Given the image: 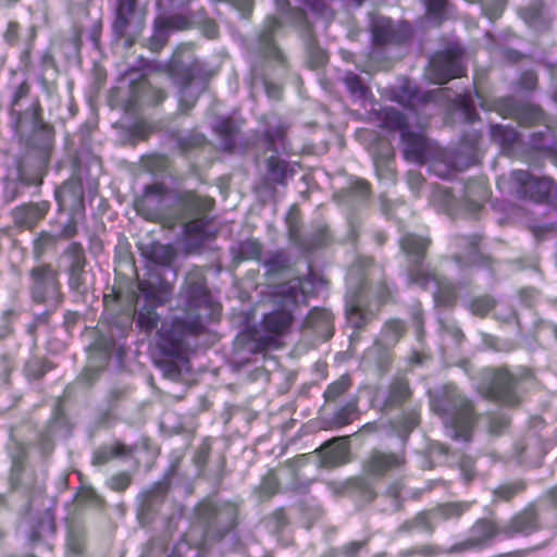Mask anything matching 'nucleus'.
I'll return each instance as SVG.
<instances>
[{"mask_svg": "<svg viewBox=\"0 0 557 557\" xmlns=\"http://www.w3.org/2000/svg\"><path fill=\"white\" fill-rule=\"evenodd\" d=\"M184 302V317L175 318L171 325L162 323L158 331L159 346L165 354L178 356L184 350V338L196 334L205 322L214 320L220 314V306L212 301L207 288L203 271L190 270L181 290Z\"/></svg>", "mask_w": 557, "mask_h": 557, "instance_id": "1", "label": "nucleus"}, {"mask_svg": "<svg viewBox=\"0 0 557 557\" xmlns=\"http://www.w3.org/2000/svg\"><path fill=\"white\" fill-rule=\"evenodd\" d=\"M362 268L354 264L347 274L346 318L354 329L363 327L392 297L385 282L368 288Z\"/></svg>", "mask_w": 557, "mask_h": 557, "instance_id": "2", "label": "nucleus"}, {"mask_svg": "<svg viewBox=\"0 0 557 557\" xmlns=\"http://www.w3.org/2000/svg\"><path fill=\"white\" fill-rule=\"evenodd\" d=\"M431 408L442 418L451 438L469 441L474 422L472 406L455 386H445L441 394L433 396Z\"/></svg>", "mask_w": 557, "mask_h": 557, "instance_id": "3", "label": "nucleus"}, {"mask_svg": "<svg viewBox=\"0 0 557 557\" xmlns=\"http://www.w3.org/2000/svg\"><path fill=\"white\" fill-rule=\"evenodd\" d=\"M311 288V282L300 277L277 285L273 293L276 308L264 315L262 321L264 330L273 335L286 332L294 319V308L306 300Z\"/></svg>", "mask_w": 557, "mask_h": 557, "instance_id": "4", "label": "nucleus"}, {"mask_svg": "<svg viewBox=\"0 0 557 557\" xmlns=\"http://www.w3.org/2000/svg\"><path fill=\"white\" fill-rule=\"evenodd\" d=\"M280 18L268 17L259 36V48L263 55L284 65L285 57L274 45V36L282 29L284 23L288 22L299 26L305 32H310L309 22L302 10L290 8L288 2L278 3Z\"/></svg>", "mask_w": 557, "mask_h": 557, "instance_id": "5", "label": "nucleus"}, {"mask_svg": "<svg viewBox=\"0 0 557 557\" xmlns=\"http://www.w3.org/2000/svg\"><path fill=\"white\" fill-rule=\"evenodd\" d=\"M180 221L188 237L202 240L206 236L207 213L213 207V199L185 191L178 196Z\"/></svg>", "mask_w": 557, "mask_h": 557, "instance_id": "6", "label": "nucleus"}, {"mask_svg": "<svg viewBox=\"0 0 557 557\" xmlns=\"http://www.w3.org/2000/svg\"><path fill=\"white\" fill-rule=\"evenodd\" d=\"M172 75L180 88V108L189 110L197 97L206 89L208 74L203 72L199 61H193L189 65H181L174 62Z\"/></svg>", "mask_w": 557, "mask_h": 557, "instance_id": "7", "label": "nucleus"}, {"mask_svg": "<svg viewBox=\"0 0 557 557\" xmlns=\"http://www.w3.org/2000/svg\"><path fill=\"white\" fill-rule=\"evenodd\" d=\"M32 297L45 305L48 311L55 310L62 301L59 272L50 264H39L30 270Z\"/></svg>", "mask_w": 557, "mask_h": 557, "instance_id": "8", "label": "nucleus"}, {"mask_svg": "<svg viewBox=\"0 0 557 557\" xmlns=\"http://www.w3.org/2000/svg\"><path fill=\"white\" fill-rule=\"evenodd\" d=\"M512 191L520 198L534 202L554 205L557 199V185L549 177H534L529 172L517 170L510 175Z\"/></svg>", "mask_w": 557, "mask_h": 557, "instance_id": "9", "label": "nucleus"}, {"mask_svg": "<svg viewBox=\"0 0 557 557\" xmlns=\"http://www.w3.org/2000/svg\"><path fill=\"white\" fill-rule=\"evenodd\" d=\"M466 69L461 62V52L459 48H449L437 52L430 60L426 71V77L434 84H445L450 78L462 76Z\"/></svg>", "mask_w": 557, "mask_h": 557, "instance_id": "10", "label": "nucleus"}, {"mask_svg": "<svg viewBox=\"0 0 557 557\" xmlns=\"http://www.w3.org/2000/svg\"><path fill=\"white\" fill-rule=\"evenodd\" d=\"M69 260L67 275L69 287L76 300H83L89 292L91 284L85 270L86 257L81 244L72 243L65 251Z\"/></svg>", "mask_w": 557, "mask_h": 557, "instance_id": "11", "label": "nucleus"}, {"mask_svg": "<svg viewBox=\"0 0 557 557\" xmlns=\"http://www.w3.org/2000/svg\"><path fill=\"white\" fill-rule=\"evenodd\" d=\"M197 518L208 527H214L223 535L235 524L237 509L231 503L216 504L210 500L200 503L196 508Z\"/></svg>", "mask_w": 557, "mask_h": 557, "instance_id": "12", "label": "nucleus"}, {"mask_svg": "<svg viewBox=\"0 0 557 557\" xmlns=\"http://www.w3.org/2000/svg\"><path fill=\"white\" fill-rule=\"evenodd\" d=\"M486 384L480 387L481 394L505 405H516L519 397L513 388L515 379L506 370H491L486 373Z\"/></svg>", "mask_w": 557, "mask_h": 557, "instance_id": "13", "label": "nucleus"}, {"mask_svg": "<svg viewBox=\"0 0 557 557\" xmlns=\"http://www.w3.org/2000/svg\"><path fill=\"white\" fill-rule=\"evenodd\" d=\"M408 278L411 284L430 290L436 304L447 306L456 298V290L453 284L435 273L414 268L409 271Z\"/></svg>", "mask_w": 557, "mask_h": 557, "instance_id": "14", "label": "nucleus"}, {"mask_svg": "<svg viewBox=\"0 0 557 557\" xmlns=\"http://www.w3.org/2000/svg\"><path fill=\"white\" fill-rule=\"evenodd\" d=\"M166 188L162 184L147 185L141 196L134 200L136 212L148 221H161L165 216Z\"/></svg>", "mask_w": 557, "mask_h": 557, "instance_id": "15", "label": "nucleus"}, {"mask_svg": "<svg viewBox=\"0 0 557 557\" xmlns=\"http://www.w3.org/2000/svg\"><path fill=\"white\" fill-rule=\"evenodd\" d=\"M370 27L376 45L399 44L410 36L407 24L395 25L391 18L377 14L370 15Z\"/></svg>", "mask_w": 557, "mask_h": 557, "instance_id": "16", "label": "nucleus"}, {"mask_svg": "<svg viewBox=\"0 0 557 557\" xmlns=\"http://www.w3.org/2000/svg\"><path fill=\"white\" fill-rule=\"evenodd\" d=\"M144 25V14L136 9L135 0H120L116 17L113 23L114 33L119 37L135 35Z\"/></svg>", "mask_w": 557, "mask_h": 557, "instance_id": "17", "label": "nucleus"}, {"mask_svg": "<svg viewBox=\"0 0 557 557\" xmlns=\"http://www.w3.org/2000/svg\"><path fill=\"white\" fill-rule=\"evenodd\" d=\"M286 223L290 239L306 250L323 247L330 242L329 231L325 226H320L310 234L301 236L298 227L299 218L296 208L289 210Z\"/></svg>", "mask_w": 557, "mask_h": 557, "instance_id": "18", "label": "nucleus"}, {"mask_svg": "<svg viewBox=\"0 0 557 557\" xmlns=\"http://www.w3.org/2000/svg\"><path fill=\"white\" fill-rule=\"evenodd\" d=\"M494 110L504 117H513L520 124L531 125L542 120L543 112L533 104H517L511 98H499L494 102Z\"/></svg>", "mask_w": 557, "mask_h": 557, "instance_id": "19", "label": "nucleus"}, {"mask_svg": "<svg viewBox=\"0 0 557 557\" xmlns=\"http://www.w3.org/2000/svg\"><path fill=\"white\" fill-rule=\"evenodd\" d=\"M497 534H503L502 527L488 519H479L470 529L466 541L454 545L453 550L481 548L487 545Z\"/></svg>", "mask_w": 557, "mask_h": 557, "instance_id": "20", "label": "nucleus"}, {"mask_svg": "<svg viewBox=\"0 0 557 557\" xmlns=\"http://www.w3.org/2000/svg\"><path fill=\"white\" fill-rule=\"evenodd\" d=\"M55 200L61 210L70 214H77L84 211V187L77 177H71L55 190Z\"/></svg>", "mask_w": 557, "mask_h": 557, "instance_id": "21", "label": "nucleus"}, {"mask_svg": "<svg viewBox=\"0 0 557 557\" xmlns=\"http://www.w3.org/2000/svg\"><path fill=\"white\" fill-rule=\"evenodd\" d=\"M405 463L404 454L372 450L363 462V470L373 476H383L388 471L400 468Z\"/></svg>", "mask_w": 557, "mask_h": 557, "instance_id": "22", "label": "nucleus"}, {"mask_svg": "<svg viewBox=\"0 0 557 557\" xmlns=\"http://www.w3.org/2000/svg\"><path fill=\"white\" fill-rule=\"evenodd\" d=\"M50 205L48 201L23 203L11 211L14 225L22 228H33L48 213Z\"/></svg>", "mask_w": 557, "mask_h": 557, "instance_id": "23", "label": "nucleus"}, {"mask_svg": "<svg viewBox=\"0 0 557 557\" xmlns=\"http://www.w3.org/2000/svg\"><path fill=\"white\" fill-rule=\"evenodd\" d=\"M490 189L484 178H473L468 181L463 186V195L459 201V206L467 212L474 214L487 200Z\"/></svg>", "mask_w": 557, "mask_h": 557, "instance_id": "24", "label": "nucleus"}, {"mask_svg": "<svg viewBox=\"0 0 557 557\" xmlns=\"http://www.w3.org/2000/svg\"><path fill=\"white\" fill-rule=\"evenodd\" d=\"M540 529L537 513L533 506L527 507L513 516L506 524L502 525V532L507 537L517 534L529 535Z\"/></svg>", "mask_w": 557, "mask_h": 557, "instance_id": "25", "label": "nucleus"}, {"mask_svg": "<svg viewBox=\"0 0 557 557\" xmlns=\"http://www.w3.org/2000/svg\"><path fill=\"white\" fill-rule=\"evenodd\" d=\"M305 327L311 330L318 337L329 339L333 335V314L326 309H312L306 320Z\"/></svg>", "mask_w": 557, "mask_h": 557, "instance_id": "26", "label": "nucleus"}, {"mask_svg": "<svg viewBox=\"0 0 557 557\" xmlns=\"http://www.w3.org/2000/svg\"><path fill=\"white\" fill-rule=\"evenodd\" d=\"M405 334V325L403 321L398 319H391L385 322L379 339L375 342V345L372 349L368 351V355L374 354L376 350H387L391 347L395 346L398 341Z\"/></svg>", "mask_w": 557, "mask_h": 557, "instance_id": "27", "label": "nucleus"}, {"mask_svg": "<svg viewBox=\"0 0 557 557\" xmlns=\"http://www.w3.org/2000/svg\"><path fill=\"white\" fill-rule=\"evenodd\" d=\"M404 154L407 160L423 163L426 160V139L417 133L404 131L401 133Z\"/></svg>", "mask_w": 557, "mask_h": 557, "instance_id": "28", "label": "nucleus"}, {"mask_svg": "<svg viewBox=\"0 0 557 557\" xmlns=\"http://www.w3.org/2000/svg\"><path fill=\"white\" fill-rule=\"evenodd\" d=\"M430 245V239L416 234H406L400 239L401 250L413 262H420L425 257V251Z\"/></svg>", "mask_w": 557, "mask_h": 557, "instance_id": "29", "label": "nucleus"}, {"mask_svg": "<svg viewBox=\"0 0 557 557\" xmlns=\"http://www.w3.org/2000/svg\"><path fill=\"white\" fill-rule=\"evenodd\" d=\"M348 443L343 438H336L322 448V459L326 466H339L348 461Z\"/></svg>", "mask_w": 557, "mask_h": 557, "instance_id": "30", "label": "nucleus"}, {"mask_svg": "<svg viewBox=\"0 0 557 557\" xmlns=\"http://www.w3.org/2000/svg\"><path fill=\"white\" fill-rule=\"evenodd\" d=\"M521 18L535 29L545 28L550 21L549 11L536 2L519 10Z\"/></svg>", "mask_w": 557, "mask_h": 557, "instance_id": "31", "label": "nucleus"}, {"mask_svg": "<svg viewBox=\"0 0 557 557\" xmlns=\"http://www.w3.org/2000/svg\"><path fill=\"white\" fill-rule=\"evenodd\" d=\"M491 138L504 151L510 152L519 139V134L512 126L493 125L491 126Z\"/></svg>", "mask_w": 557, "mask_h": 557, "instance_id": "32", "label": "nucleus"}, {"mask_svg": "<svg viewBox=\"0 0 557 557\" xmlns=\"http://www.w3.org/2000/svg\"><path fill=\"white\" fill-rule=\"evenodd\" d=\"M410 395L408 381L400 376L396 377L388 387L387 396L384 401L385 408L400 406Z\"/></svg>", "mask_w": 557, "mask_h": 557, "instance_id": "33", "label": "nucleus"}, {"mask_svg": "<svg viewBox=\"0 0 557 557\" xmlns=\"http://www.w3.org/2000/svg\"><path fill=\"white\" fill-rule=\"evenodd\" d=\"M454 247L457 249L459 247L465 248V252L456 251L454 253V259L457 263H472L474 262L476 251H478V237L476 236H460L456 237L453 242Z\"/></svg>", "mask_w": 557, "mask_h": 557, "instance_id": "34", "label": "nucleus"}, {"mask_svg": "<svg viewBox=\"0 0 557 557\" xmlns=\"http://www.w3.org/2000/svg\"><path fill=\"white\" fill-rule=\"evenodd\" d=\"M471 502H454L438 505L433 509V517L437 518L438 522L447 521L449 519L459 518L471 507Z\"/></svg>", "mask_w": 557, "mask_h": 557, "instance_id": "35", "label": "nucleus"}, {"mask_svg": "<svg viewBox=\"0 0 557 557\" xmlns=\"http://www.w3.org/2000/svg\"><path fill=\"white\" fill-rule=\"evenodd\" d=\"M438 523L437 518L433 517V509L429 512H420L411 521L405 522L400 529L410 531L413 529L432 533Z\"/></svg>", "mask_w": 557, "mask_h": 557, "instance_id": "36", "label": "nucleus"}, {"mask_svg": "<svg viewBox=\"0 0 557 557\" xmlns=\"http://www.w3.org/2000/svg\"><path fill=\"white\" fill-rule=\"evenodd\" d=\"M168 484L165 482L156 483L150 490L140 495L141 509L146 512L152 510L154 503L162 498L168 492Z\"/></svg>", "mask_w": 557, "mask_h": 557, "instance_id": "37", "label": "nucleus"}, {"mask_svg": "<svg viewBox=\"0 0 557 557\" xmlns=\"http://www.w3.org/2000/svg\"><path fill=\"white\" fill-rule=\"evenodd\" d=\"M419 423V414L411 410L401 416V418L392 423V428L400 437L407 436Z\"/></svg>", "mask_w": 557, "mask_h": 557, "instance_id": "38", "label": "nucleus"}, {"mask_svg": "<svg viewBox=\"0 0 557 557\" xmlns=\"http://www.w3.org/2000/svg\"><path fill=\"white\" fill-rule=\"evenodd\" d=\"M350 387V379L348 375H342L339 379L329 384L324 391V399L326 403H334L339 399Z\"/></svg>", "mask_w": 557, "mask_h": 557, "instance_id": "39", "label": "nucleus"}, {"mask_svg": "<svg viewBox=\"0 0 557 557\" xmlns=\"http://www.w3.org/2000/svg\"><path fill=\"white\" fill-rule=\"evenodd\" d=\"M159 315L152 306H144L137 314V326L149 333L157 327Z\"/></svg>", "mask_w": 557, "mask_h": 557, "instance_id": "40", "label": "nucleus"}, {"mask_svg": "<svg viewBox=\"0 0 557 557\" xmlns=\"http://www.w3.org/2000/svg\"><path fill=\"white\" fill-rule=\"evenodd\" d=\"M218 132L222 136V145L225 150L232 151L234 149V135L236 126L230 119L223 120L218 125Z\"/></svg>", "mask_w": 557, "mask_h": 557, "instance_id": "41", "label": "nucleus"}, {"mask_svg": "<svg viewBox=\"0 0 557 557\" xmlns=\"http://www.w3.org/2000/svg\"><path fill=\"white\" fill-rule=\"evenodd\" d=\"M384 124L388 128L400 129L401 133L407 131V117L393 108H386L384 110Z\"/></svg>", "mask_w": 557, "mask_h": 557, "instance_id": "42", "label": "nucleus"}, {"mask_svg": "<svg viewBox=\"0 0 557 557\" xmlns=\"http://www.w3.org/2000/svg\"><path fill=\"white\" fill-rule=\"evenodd\" d=\"M124 447L122 445H112L104 446L98 449L94 454L92 463L94 465H103L110 461L111 459L123 454Z\"/></svg>", "mask_w": 557, "mask_h": 557, "instance_id": "43", "label": "nucleus"}, {"mask_svg": "<svg viewBox=\"0 0 557 557\" xmlns=\"http://www.w3.org/2000/svg\"><path fill=\"white\" fill-rule=\"evenodd\" d=\"M169 36V32L165 27L160 23L159 20L156 21V28L153 35L149 38L148 47L151 51L158 52L163 48L166 44Z\"/></svg>", "mask_w": 557, "mask_h": 557, "instance_id": "44", "label": "nucleus"}, {"mask_svg": "<svg viewBox=\"0 0 557 557\" xmlns=\"http://www.w3.org/2000/svg\"><path fill=\"white\" fill-rule=\"evenodd\" d=\"M278 488V482L275 475L270 472L267 475L263 476L259 487V497L260 499H267L270 498L272 495H274L277 492Z\"/></svg>", "mask_w": 557, "mask_h": 557, "instance_id": "45", "label": "nucleus"}, {"mask_svg": "<svg viewBox=\"0 0 557 557\" xmlns=\"http://www.w3.org/2000/svg\"><path fill=\"white\" fill-rule=\"evenodd\" d=\"M268 170L272 181L278 184H284L286 165L283 161L271 156L268 159Z\"/></svg>", "mask_w": 557, "mask_h": 557, "instance_id": "46", "label": "nucleus"}, {"mask_svg": "<svg viewBox=\"0 0 557 557\" xmlns=\"http://www.w3.org/2000/svg\"><path fill=\"white\" fill-rule=\"evenodd\" d=\"M151 257L156 262L168 265L174 260L175 251L171 246L156 245Z\"/></svg>", "mask_w": 557, "mask_h": 557, "instance_id": "47", "label": "nucleus"}, {"mask_svg": "<svg viewBox=\"0 0 557 557\" xmlns=\"http://www.w3.org/2000/svg\"><path fill=\"white\" fill-rule=\"evenodd\" d=\"M434 201L440 200L443 209L451 212L456 205V197L445 187H437L433 194Z\"/></svg>", "mask_w": 557, "mask_h": 557, "instance_id": "48", "label": "nucleus"}, {"mask_svg": "<svg viewBox=\"0 0 557 557\" xmlns=\"http://www.w3.org/2000/svg\"><path fill=\"white\" fill-rule=\"evenodd\" d=\"M344 83L352 95L366 97L368 88L361 83L357 74L351 72L347 73L344 77Z\"/></svg>", "mask_w": 557, "mask_h": 557, "instance_id": "49", "label": "nucleus"}, {"mask_svg": "<svg viewBox=\"0 0 557 557\" xmlns=\"http://www.w3.org/2000/svg\"><path fill=\"white\" fill-rule=\"evenodd\" d=\"M456 103L463 116V119L472 123L476 119L475 109L471 102V99L468 96L458 95L456 98Z\"/></svg>", "mask_w": 557, "mask_h": 557, "instance_id": "50", "label": "nucleus"}, {"mask_svg": "<svg viewBox=\"0 0 557 557\" xmlns=\"http://www.w3.org/2000/svg\"><path fill=\"white\" fill-rule=\"evenodd\" d=\"M160 23L170 33L172 30H184L189 28L190 22L183 15H173L166 18H158Z\"/></svg>", "mask_w": 557, "mask_h": 557, "instance_id": "51", "label": "nucleus"}, {"mask_svg": "<svg viewBox=\"0 0 557 557\" xmlns=\"http://www.w3.org/2000/svg\"><path fill=\"white\" fill-rule=\"evenodd\" d=\"M261 250V244L255 239L246 240L240 245V255L244 259H258Z\"/></svg>", "mask_w": 557, "mask_h": 557, "instance_id": "52", "label": "nucleus"}, {"mask_svg": "<svg viewBox=\"0 0 557 557\" xmlns=\"http://www.w3.org/2000/svg\"><path fill=\"white\" fill-rule=\"evenodd\" d=\"M132 482V475L128 472H120L108 480V486L116 492L124 491Z\"/></svg>", "mask_w": 557, "mask_h": 557, "instance_id": "53", "label": "nucleus"}, {"mask_svg": "<svg viewBox=\"0 0 557 557\" xmlns=\"http://www.w3.org/2000/svg\"><path fill=\"white\" fill-rule=\"evenodd\" d=\"M40 65H41V81L46 82L49 76H55L57 75V66L54 59L52 54L48 51H46L40 59Z\"/></svg>", "mask_w": 557, "mask_h": 557, "instance_id": "54", "label": "nucleus"}, {"mask_svg": "<svg viewBox=\"0 0 557 557\" xmlns=\"http://www.w3.org/2000/svg\"><path fill=\"white\" fill-rule=\"evenodd\" d=\"M494 306V300L488 296L473 299L470 304V310L478 315L486 314Z\"/></svg>", "mask_w": 557, "mask_h": 557, "instance_id": "55", "label": "nucleus"}, {"mask_svg": "<svg viewBox=\"0 0 557 557\" xmlns=\"http://www.w3.org/2000/svg\"><path fill=\"white\" fill-rule=\"evenodd\" d=\"M520 490H522L521 484H504L497 487L494 491V497L497 500H509L511 499Z\"/></svg>", "mask_w": 557, "mask_h": 557, "instance_id": "56", "label": "nucleus"}, {"mask_svg": "<svg viewBox=\"0 0 557 557\" xmlns=\"http://www.w3.org/2000/svg\"><path fill=\"white\" fill-rule=\"evenodd\" d=\"M55 237L47 232H42L38 235V237L34 240V255L36 257H41L47 247L54 242Z\"/></svg>", "mask_w": 557, "mask_h": 557, "instance_id": "57", "label": "nucleus"}, {"mask_svg": "<svg viewBox=\"0 0 557 557\" xmlns=\"http://www.w3.org/2000/svg\"><path fill=\"white\" fill-rule=\"evenodd\" d=\"M355 409H356V401L355 400L347 401L342 408H339L336 411V413L334 416L335 422L339 425H345V424L349 423L350 416L354 413Z\"/></svg>", "mask_w": 557, "mask_h": 557, "instance_id": "58", "label": "nucleus"}, {"mask_svg": "<svg viewBox=\"0 0 557 557\" xmlns=\"http://www.w3.org/2000/svg\"><path fill=\"white\" fill-rule=\"evenodd\" d=\"M401 95L397 97V101L400 102L403 106H412L414 99L417 98V92L413 86L406 82L400 87Z\"/></svg>", "mask_w": 557, "mask_h": 557, "instance_id": "59", "label": "nucleus"}, {"mask_svg": "<svg viewBox=\"0 0 557 557\" xmlns=\"http://www.w3.org/2000/svg\"><path fill=\"white\" fill-rule=\"evenodd\" d=\"M277 348V339L273 335L260 336L251 348L253 351H262L268 348Z\"/></svg>", "mask_w": 557, "mask_h": 557, "instance_id": "60", "label": "nucleus"}, {"mask_svg": "<svg viewBox=\"0 0 557 557\" xmlns=\"http://www.w3.org/2000/svg\"><path fill=\"white\" fill-rule=\"evenodd\" d=\"M423 177L422 175L417 172V171H408L407 173V183H408V186L409 188L413 191V193H418L419 189L422 187L423 185Z\"/></svg>", "mask_w": 557, "mask_h": 557, "instance_id": "61", "label": "nucleus"}, {"mask_svg": "<svg viewBox=\"0 0 557 557\" xmlns=\"http://www.w3.org/2000/svg\"><path fill=\"white\" fill-rule=\"evenodd\" d=\"M446 4V0H426L428 14L440 18Z\"/></svg>", "mask_w": 557, "mask_h": 557, "instance_id": "62", "label": "nucleus"}, {"mask_svg": "<svg viewBox=\"0 0 557 557\" xmlns=\"http://www.w3.org/2000/svg\"><path fill=\"white\" fill-rule=\"evenodd\" d=\"M520 84L528 90H533L537 85V76L532 71H527L521 75Z\"/></svg>", "mask_w": 557, "mask_h": 557, "instance_id": "63", "label": "nucleus"}, {"mask_svg": "<svg viewBox=\"0 0 557 557\" xmlns=\"http://www.w3.org/2000/svg\"><path fill=\"white\" fill-rule=\"evenodd\" d=\"M200 29L202 34L210 39H213L218 36L219 29L218 25L212 20H206L202 22Z\"/></svg>", "mask_w": 557, "mask_h": 557, "instance_id": "64", "label": "nucleus"}]
</instances>
